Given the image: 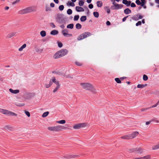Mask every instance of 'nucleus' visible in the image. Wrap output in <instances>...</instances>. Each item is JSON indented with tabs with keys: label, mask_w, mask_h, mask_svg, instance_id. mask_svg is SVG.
I'll return each mask as SVG.
<instances>
[{
	"label": "nucleus",
	"mask_w": 159,
	"mask_h": 159,
	"mask_svg": "<svg viewBox=\"0 0 159 159\" xmlns=\"http://www.w3.org/2000/svg\"><path fill=\"white\" fill-rule=\"evenodd\" d=\"M157 106V105L156 104L153 105L152 106V107H150L151 108H154V107H156Z\"/></svg>",
	"instance_id": "338daca9"
},
{
	"label": "nucleus",
	"mask_w": 159,
	"mask_h": 159,
	"mask_svg": "<svg viewBox=\"0 0 159 159\" xmlns=\"http://www.w3.org/2000/svg\"><path fill=\"white\" fill-rule=\"evenodd\" d=\"M52 73H55L56 74H58V75H61V72L58 71H53L52 72Z\"/></svg>",
	"instance_id": "a18cd8bd"
},
{
	"label": "nucleus",
	"mask_w": 159,
	"mask_h": 159,
	"mask_svg": "<svg viewBox=\"0 0 159 159\" xmlns=\"http://www.w3.org/2000/svg\"><path fill=\"white\" fill-rule=\"evenodd\" d=\"M155 2L156 3L159 4V0H155Z\"/></svg>",
	"instance_id": "774afa93"
},
{
	"label": "nucleus",
	"mask_w": 159,
	"mask_h": 159,
	"mask_svg": "<svg viewBox=\"0 0 159 159\" xmlns=\"http://www.w3.org/2000/svg\"><path fill=\"white\" fill-rule=\"evenodd\" d=\"M145 4V2H141V4L140 5L142 7H143Z\"/></svg>",
	"instance_id": "69168bd1"
},
{
	"label": "nucleus",
	"mask_w": 159,
	"mask_h": 159,
	"mask_svg": "<svg viewBox=\"0 0 159 159\" xmlns=\"http://www.w3.org/2000/svg\"><path fill=\"white\" fill-rule=\"evenodd\" d=\"M87 19V17L86 16H82L80 18V20L82 22H84Z\"/></svg>",
	"instance_id": "a878e982"
},
{
	"label": "nucleus",
	"mask_w": 159,
	"mask_h": 159,
	"mask_svg": "<svg viewBox=\"0 0 159 159\" xmlns=\"http://www.w3.org/2000/svg\"><path fill=\"white\" fill-rule=\"evenodd\" d=\"M75 10L77 12H83L84 11V9L81 6H76Z\"/></svg>",
	"instance_id": "dca6fc26"
},
{
	"label": "nucleus",
	"mask_w": 159,
	"mask_h": 159,
	"mask_svg": "<svg viewBox=\"0 0 159 159\" xmlns=\"http://www.w3.org/2000/svg\"><path fill=\"white\" fill-rule=\"evenodd\" d=\"M16 33L15 32H12L11 33V37L14 36L16 35Z\"/></svg>",
	"instance_id": "8fccbe9b"
},
{
	"label": "nucleus",
	"mask_w": 159,
	"mask_h": 159,
	"mask_svg": "<svg viewBox=\"0 0 159 159\" xmlns=\"http://www.w3.org/2000/svg\"><path fill=\"white\" fill-rule=\"evenodd\" d=\"M64 157L65 158H76L78 157L79 156L78 155H69Z\"/></svg>",
	"instance_id": "f3484780"
},
{
	"label": "nucleus",
	"mask_w": 159,
	"mask_h": 159,
	"mask_svg": "<svg viewBox=\"0 0 159 159\" xmlns=\"http://www.w3.org/2000/svg\"><path fill=\"white\" fill-rule=\"evenodd\" d=\"M104 9L106 10L107 13L109 14L110 13V10L108 6H106L104 7Z\"/></svg>",
	"instance_id": "7c9ffc66"
},
{
	"label": "nucleus",
	"mask_w": 159,
	"mask_h": 159,
	"mask_svg": "<svg viewBox=\"0 0 159 159\" xmlns=\"http://www.w3.org/2000/svg\"><path fill=\"white\" fill-rule=\"evenodd\" d=\"M49 114L48 111H46L44 112L42 115V117L43 118L46 117Z\"/></svg>",
	"instance_id": "72a5a7b5"
},
{
	"label": "nucleus",
	"mask_w": 159,
	"mask_h": 159,
	"mask_svg": "<svg viewBox=\"0 0 159 159\" xmlns=\"http://www.w3.org/2000/svg\"><path fill=\"white\" fill-rule=\"evenodd\" d=\"M141 23L142 22L140 21H139L136 24V26H137L139 25H140Z\"/></svg>",
	"instance_id": "49530a36"
},
{
	"label": "nucleus",
	"mask_w": 159,
	"mask_h": 159,
	"mask_svg": "<svg viewBox=\"0 0 159 159\" xmlns=\"http://www.w3.org/2000/svg\"><path fill=\"white\" fill-rule=\"evenodd\" d=\"M121 138L122 139H130L129 134H128L125 136H122L121 137Z\"/></svg>",
	"instance_id": "4be33fe9"
},
{
	"label": "nucleus",
	"mask_w": 159,
	"mask_h": 159,
	"mask_svg": "<svg viewBox=\"0 0 159 159\" xmlns=\"http://www.w3.org/2000/svg\"><path fill=\"white\" fill-rule=\"evenodd\" d=\"M16 106L19 107H22L25 105V104L24 103H20L17 102L16 103Z\"/></svg>",
	"instance_id": "4c0bfd02"
},
{
	"label": "nucleus",
	"mask_w": 159,
	"mask_h": 159,
	"mask_svg": "<svg viewBox=\"0 0 159 159\" xmlns=\"http://www.w3.org/2000/svg\"><path fill=\"white\" fill-rule=\"evenodd\" d=\"M57 43H58V46L59 47L61 48L62 47L63 45H62V44L61 43L58 42H57Z\"/></svg>",
	"instance_id": "c03bdc74"
},
{
	"label": "nucleus",
	"mask_w": 159,
	"mask_h": 159,
	"mask_svg": "<svg viewBox=\"0 0 159 159\" xmlns=\"http://www.w3.org/2000/svg\"><path fill=\"white\" fill-rule=\"evenodd\" d=\"M16 115L14 112H11V116H16Z\"/></svg>",
	"instance_id": "bf43d9fd"
},
{
	"label": "nucleus",
	"mask_w": 159,
	"mask_h": 159,
	"mask_svg": "<svg viewBox=\"0 0 159 159\" xmlns=\"http://www.w3.org/2000/svg\"><path fill=\"white\" fill-rule=\"evenodd\" d=\"M0 113L4 115L8 116L10 114V112L9 110L0 108Z\"/></svg>",
	"instance_id": "9d476101"
},
{
	"label": "nucleus",
	"mask_w": 159,
	"mask_h": 159,
	"mask_svg": "<svg viewBox=\"0 0 159 159\" xmlns=\"http://www.w3.org/2000/svg\"><path fill=\"white\" fill-rule=\"evenodd\" d=\"M26 44H24L19 49V51H22L23 49H24L26 47Z\"/></svg>",
	"instance_id": "cd10ccee"
},
{
	"label": "nucleus",
	"mask_w": 159,
	"mask_h": 159,
	"mask_svg": "<svg viewBox=\"0 0 159 159\" xmlns=\"http://www.w3.org/2000/svg\"><path fill=\"white\" fill-rule=\"evenodd\" d=\"M147 86V84H139L137 85V88H143L144 87H145Z\"/></svg>",
	"instance_id": "412c9836"
},
{
	"label": "nucleus",
	"mask_w": 159,
	"mask_h": 159,
	"mask_svg": "<svg viewBox=\"0 0 159 159\" xmlns=\"http://www.w3.org/2000/svg\"><path fill=\"white\" fill-rule=\"evenodd\" d=\"M50 26L53 28H55L56 27V26L53 23H50Z\"/></svg>",
	"instance_id": "de8ad7c7"
},
{
	"label": "nucleus",
	"mask_w": 159,
	"mask_h": 159,
	"mask_svg": "<svg viewBox=\"0 0 159 159\" xmlns=\"http://www.w3.org/2000/svg\"><path fill=\"white\" fill-rule=\"evenodd\" d=\"M135 2L138 5H140L141 4V2L139 0H136Z\"/></svg>",
	"instance_id": "603ef678"
},
{
	"label": "nucleus",
	"mask_w": 159,
	"mask_h": 159,
	"mask_svg": "<svg viewBox=\"0 0 159 159\" xmlns=\"http://www.w3.org/2000/svg\"><path fill=\"white\" fill-rule=\"evenodd\" d=\"M59 9L60 11H62L64 9V6L63 5H61L59 7Z\"/></svg>",
	"instance_id": "ea45409f"
},
{
	"label": "nucleus",
	"mask_w": 159,
	"mask_h": 159,
	"mask_svg": "<svg viewBox=\"0 0 159 159\" xmlns=\"http://www.w3.org/2000/svg\"><path fill=\"white\" fill-rule=\"evenodd\" d=\"M97 7H101L102 6V2L101 1H98L97 2Z\"/></svg>",
	"instance_id": "b1692460"
},
{
	"label": "nucleus",
	"mask_w": 159,
	"mask_h": 159,
	"mask_svg": "<svg viewBox=\"0 0 159 159\" xmlns=\"http://www.w3.org/2000/svg\"><path fill=\"white\" fill-rule=\"evenodd\" d=\"M128 17V16H127L125 17H124V18H123V19H122V21L123 22H124L126 20V19H127V18Z\"/></svg>",
	"instance_id": "5fc2aeb1"
},
{
	"label": "nucleus",
	"mask_w": 159,
	"mask_h": 159,
	"mask_svg": "<svg viewBox=\"0 0 159 159\" xmlns=\"http://www.w3.org/2000/svg\"><path fill=\"white\" fill-rule=\"evenodd\" d=\"M148 76L145 75H143V80H148Z\"/></svg>",
	"instance_id": "09e8293b"
},
{
	"label": "nucleus",
	"mask_w": 159,
	"mask_h": 159,
	"mask_svg": "<svg viewBox=\"0 0 159 159\" xmlns=\"http://www.w3.org/2000/svg\"><path fill=\"white\" fill-rule=\"evenodd\" d=\"M123 6L124 5L122 4H116V5H114V8H112L113 6H112L111 7V8L113 10H118L122 8L123 7Z\"/></svg>",
	"instance_id": "ddd939ff"
},
{
	"label": "nucleus",
	"mask_w": 159,
	"mask_h": 159,
	"mask_svg": "<svg viewBox=\"0 0 159 159\" xmlns=\"http://www.w3.org/2000/svg\"><path fill=\"white\" fill-rule=\"evenodd\" d=\"M130 152H137L138 153H141L143 152V149L141 148H136L135 149H133L131 150H129Z\"/></svg>",
	"instance_id": "f8f14e48"
},
{
	"label": "nucleus",
	"mask_w": 159,
	"mask_h": 159,
	"mask_svg": "<svg viewBox=\"0 0 159 159\" xmlns=\"http://www.w3.org/2000/svg\"><path fill=\"white\" fill-rule=\"evenodd\" d=\"M66 127L61 125H58L56 126H49L48 127V129L50 131L55 132H59L63 129H65Z\"/></svg>",
	"instance_id": "7ed1b4c3"
},
{
	"label": "nucleus",
	"mask_w": 159,
	"mask_h": 159,
	"mask_svg": "<svg viewBox=\"0 0 159 159\" xmlns=\"http://www.w3.org/2000/svg\"><path fill=\"white\" fill-rule=\"evenodd\" d=\"M89 7L90 9H92L93 8V5L92 4H90L89 5Z\"/></svg>",
	"instance_id": "864d4df0"
},
{
	"label": "nucleus",
	"mask_w": 159,
	"mask_h": 159,
	"mask_svg": "<svg viewBox=\"0 0 159 159\" xmlns=\"http://www.w3.org/2000/svg\"><path fill=\"white\" fill-rule=\"evenodd\" d=\"M106 25H111V23L108 21H107L106 22Z\"/></svg>",
	"instance_id": "052dcab7"
},
{
	"label": "nucleus",
	"mask_w": 159,
	"mask_h": 159,
	"mask_svg": "<svg viewBox=\"0 0 159 159\" xmlns=\"http://www.w3.org/2000/svg\"><path fill=\"white\" fill-rule=\"evenodd\" d=\"M68 30L67 29H64L61 31V33L65 37H70L72 35L71 34H68Z\"/></svg>",
	"instance_id": "1a4fd4ad"
},
{
	"label": "nucleus",
	"mask_w": 159,
	"mask_h": 159,
	"mask_svg": "<svg viewBox=\"0 0 159 159\" xmlns=\"http://www.w3.org/2000/svg\"><path fill=\"white\" fill-rule=\"evenodd\" d=\"M67 13L69 15H71L72 13V11L71 9H69L67 11Z\"/></svg>",
	"instance_id": "c9c22d12"
},
{
	"label": "nucleus",
	"mask_w": 159,
	"mask_h": 159,
	"mask_svg": "<svg viewBox=\"0 0 159 159\" xmlns=\"http://www.w3.org/2000/svg\"><path fill=\"white\" fill-rule=\"evenodd\" d=\"M53 82L56 85V87L55 88L53 91L54 93L56 92L60 86V84L58 80H52Z\"/></svg>",
	"instance_id": "6e6552de"
},
{
	"label": "nucleus",
	"mask_w": 159,
	"mask_h": 159,
	"mask_svg": "<svg viewBox=\"0 0 159 159\" xmlns=\"http://www.w3.org/2000/svg\"><path fill=\"white\" fill-rule=\"evenodd\" d=\"M20 1V0H16L14 2L12 3V5H15L16 4L18 3Z\"/></svg>",
	"instance_id": "37998d69"
},
{
	"label": "nucleus",
	"mask_w": 159,
	"mask_h": 159,
	"mask_svg": "<svg viewBox=\"0 0 159 159\" xmlns=\"http://www.w3.org/2000/svg\"><path fill=\"white\" fill-rule=\"evenodd\" d=\"M152 150H157L158 149H159V143L157 145L153 146L152 148Z\"/></svg>",
	"instance_id": "393cba45"
},
{
	"label": "nucleus",
	"mask_w": 159,
	"mask_h": 159,
	"mask_svg": "<svg viewBox=\"0 0 159 159\" xmlns=\"http://www.w3.org/2000/svg\"><path fill=\"white\" fill-rule=\"evenodd\" d=\"M130 5L131 7H136L135 4L134 2H132V3H131V4Z\"/></svg>",
	"instance_id": "3c124183"
},
{
	"label": "nucleus",
	"mask_w": 159,
	"mask_h": 159,
	"mask_svg": "<svg viewBox=\"0 0 159 159\" xmlns=\"http://www.w3.org/2000/svg\"><path fill=\"white\" fill-rule=\"evenodd\" d=\"M69 5L71 6L74 7L75 6V4L74 3L70 2Z\"/></svg>",
	"instance_id": "4d7b16f0"
},
{
	"label": "nucleus",
	"mask_w": 159,
	"mask_h": 159,
	"mask_svg": "<svg viewBox=\"0 0 159 159\" xmlns=\"http://www.w3.org/2000/svg\"><path fill=\"white\" fill-rule=\"evenodd\" d=\"M138 15L134 16H133L132 17V18L134 20H139V18H138Z\"/></svg>",
	"instance_id": "f704fd0d"
},
{
	"label": "nucleus",
	"mask_w": 159,
	"mask_h": 159,
	"mask_svg": "<svg viewBox=\"0 0 159 159\" xmlns=\"http://www.w3.org/2000/svg\"><path fill=\"white\" fill-rule=\"evenodd\" d=\"M131 2L130 1H128L127 0H123L122 1V3L126 5L127 7L130 6Z\"/></svg>",
	"instance_id": "2eb2a0df"
},
{
	"label": "nucleus",
	"mask_w": 159,
	"mask_h": 159,
	"mask_svg": "<svg viewBox=\"0 0 159 159\" xmlns=\"http://www.w3.org/2000/svg\"><path fill=\"white\" fill-rule=\"evenodd\" d=\"M86 124L85 123L78 124L74 125L73 128L75 129H78L81 128L85 127L86 126Z\"/></svg>",
	"instance_id": "0eeeda50"
},
{
	"label": "nucleus",
	"mask_w": 159,
	"mask_h": 159,
	"mask_svg": "<svg viewBox=\"0 0 159 159\" xmlns=\"http://www.w3.org/2000/svg\"><path fill=\"white\" fill-rule=\"evenodd\" d=\"M84 2L83 1L80 0L79 1L78 4L80 6H82L84 5Z\"/></svg>",
	"instance_id": "e433bc0d"
},
{
	"label": "nucleus",
	"mask_w": 159,
	"mask_h": 159,
	"mask_svg": "<svg viewBox=\"0 0 159 159\" xmlns=\"http://www.w3.org/2000/svg\"><path fill=\"white\" fill-rule=\"evenodd\" d=\"M25 114L28 116L30 117V113L26 111H25Z\"/></svg>",
	"instance_id": "79ce46f5"
},
{
	"label": "nucleus",
	"mask_w": 159,
	"mask_h": 159,
	"mask_svg": "<svg viewBox=\"0 0 159 159\" xmlns=\"http://www.w3.org/2000/svg\"><path fill=\"white\" fill-rule=\"evenodd\" d=\"M60 27L62 28V29H64L65 27V25H64V24H63V25H61L60 26Z\"/></svg>",
	"instance_id": "680f3d73"
},
{
	"label": "nucleus",
	"mask_w": 159,
	"mask_h": 159,
	"mask_svg": "<svg viewBox=\"0 0 159 159\" xmlns=\"http://www.w3.org/2000/svg\"><path fill=\"white\" fill-rule=\"evenodd\" d=\"M139 133L137 131H135L133 132L132 134H129L130 138V139L134 138L136 136H137Z\"/></svg>",
	"instance_id": "4468645a"
},
{
	"label": "nucleus",
	"mask_w": 159,
	"mask_h": 159,
	"mask_svg": "<svg viewBox=\"0 0 159 159\" xmlns=\"http://www.w3.org/2000/svg\"><path fill=\"white\" fill-rule=\"evenodd\" d=\"M91 35L90 33L86 32L80 35L77 38L78 40H81Z\"/></svg>",
	"instance_id": "423d86ee"
},
{
	"label": "nucleus",
	"mask_w": 159,
	"mask_h": 159,
	"mask_svg": "<svg viewBox=\"0 0 159 159\" xmlns=\"http://www.w3.org/2000/svg\"><path fill=\"white\" fill-rule=\"evenodd\" d=\"M53 83V82L52 80H46L44 83L46 88H48L50 87Z\"/></svg>",
	"instance_id": "9b49d317"
},
{
	"label": "nucleus",
	"mask_w": 159,
	"mask_h": 159,
	"mask_svg": "<svg viewBox=\"0 0 159 159\" xmlns=\"http://www.w3.org/2000/svg\"><path fill=\"white\" fill-rule=\"evenodd\" d=\"M20 92V91L18 89L13 90L11 89V93L13 94H17Z\"/></svg>",
	"instance_id": "aec40b11"
},
{
	"label": "nucleus",
	"mask_w": 159,
	"mask_h": 159,
	"mask_svg": "<svg viewBox=\"0 0 159 159\" xmlns=\"http://www.w3.org/2000/svg\"><path fill=\"white\" fill-rule=\"evenodd\" d=\"M9 126H6L5 127L4 129H8L9 130Z\"/></svg>",
	"instance_id": "e2e57ef3"
},
{
	"label": "nucleus",
	"mask_w": 159,
	"mask_h": 159,
	"mask_svg": "<svg viewBox=\"0 0 159 159\" xmlns=\"http://www.w3.org/2000/svg\"><path fill=\"white\" fill-rule=\"evenodd\" d=\"M56 19V21L58 23L60 24H66V18L62 14L58 15Z\"/></svg>",
	"instance_id": "39448f33"
},
{
	"label": "nucleus",
	"mask_w": 159,
	"mask_h": 159,
	"mask_svg": "<svg viewBox=\"0 0 159 159\" xmlns=\"http://www.w3.org/2000/svg\"><path fill=\"white\" fill-rule=\"evenodd\" d=\"M124 13L126 15L129 14L131 12V10L128 8H126L124 10Z\"/></svg>",
	"instance_id": "a211bd4d"
},
{
	"label": "nucleus",
	"mask_w": 159,
	"mask_h": 159,
	"mask_svg": "<svg viewBox=\"0 0 159 159\" xmlns=\"http://www.w3.org/2000/svg\"><path fill=\"white\" fill-rule=\"evenodd\" d=\"M75 63L78 66H80L81 65V64L78 61H76L75 62Z\"/></svg>",
	"instance_id": "6e6d98bb"
},
{
	"label": "nucleus",
	"mask_w": 159,
	"mask_h": 159,
	"mask_svg": "<svg viewBox=\"0 0 159 159\" xmlns=\"http://www.w3.org/2000/svg\"><path fill=\"white\" fill-rule=\"evenodd\" d=\"M66 120H61L56 121L57 123L60 124H64L66 123Z\"/></svg>",
	"instance_id": "c85d7f7f"
},
{
	"label": "nucleus",
	"mask_w": 159,
	"mask_h": 159,
	"mask_svg": "<svg viewBox=\"0 0 159 159\" xmlns=\"http://www.w3.org/2000/svg\"><path fill=\"white\" fill-rule=\"evenodd\" d=\"M58 32L57 30H52L50 32V34L52 35H56L58 34Z\"/></svg>",
	"instance_id": "6ab92c4d"
},
{
	"label": "nucleus",
	"mask_w": 159,
	"mask_h": 159,
	"mask_svg": "<svg viewBox=\"0 0 159 159\" xmlns=\"http://www.w3.org/2000/svg\"><path fill=\"white\" fill-rule=\"evenodd\" d=\"M51 7H53L55 6V4L53 3H51L50 4Z\"/></svg>",
	"instance_id": "13d9d810"
},
{
	"label": "nucleus",
	"mask_w": 159,
	"mask_h": 159,
	"mask_svg": "<svg viewBox=\"0 0 159 159\" xmlns=\"http://www.w3.org/2000/svg\"><path fill=\"white\" fill-rule=\"evenodd\" d=\"M68 51L66 49H62L57 52L53 56L54 59H58L67 54Z\"/></svg>",
	"instance_id": "f03ea898"
},
{
	"label": "nucleus",
	"mask_w": 159,
	"mask_h": 159,
	"mask_svg": "<svg viewBox=\"0 0 159 159\" xmlns=\"http://www.w3.org/2000/svg\"><path fill=\"white\" fill-rule=\"evenodd\" d=\"M76 28L77 29L79 30L81 28L82 25L79 23H77L75 25Z\"/></svg>",
	"instance_id": "2f4dec72"
},
{
	"label": "nucleus",
	"mask_w": 159,
	"mask_h": 159,
	"mask_svg": "<svg viewBox=\"0 0 159 159\" xmlns=\"http://www.w3.org/2000/svg\"><path fill=\"white\" fill-rule=\"evenodd\" d=\"M93 15L96 18H98L99 17V13L98 12H94L93 13Z\"/></svg>",
	"instance_id": "473e14b6"
},
{
	"label": "nucleus",
	"mask_w": 159,
	"mask_h": 159,
	"mask_svg": "<svg viewBox=\"0 0 159 159\" xmlns=\"http://www.w3.org/2000/svg\"><path fill=\"white\" fill-rule=\"evenodd\" d=\"M150 108V107H149L143 108H142L141 109V111H144L147 110L149 109Z\"/></svg>",
	"instance_id": "a19ab883"
},
{
	"label": "nucleus",
	"mask_w": 159,
	"mask_h": 159,
	"mask_svg": "<svg viewBox=\"0 0 159 159\" xmlns=\"http://www.w3.org/2000/svg\"><path fill=\"white\" fill-rule=\"evenodd\" d=\"M143 18V16L141 15H139V16H138V18L139 19H142Z\"/></svg>",
	"instance_id": "0e129e2a"
},
{
	"label": "nucleus",
	"mask_w": 159,
	"mask_h": 159,
	"mask_svg": "<svg viewBox=\"0 0 159 159\" xmlns=\"http://www.w3.org/2000/svg\"><path fill=\"white\" fill-rule=\"evenodd\" d=\"M40 34L42 37H44L46 35V31L44 30L40 32Z\"/></svg>",
	"instance_id": "bb28decb"
},
{
	"label": "nucleus",
	"mask_w": 159,
	"mask_h": 159,
	"mask_svg": "<svg viewBox=\"0 0 159 159\" xmlns=\"http://www.w3.org/2000/svg\"><path fill=\"white\" fill-rule=\"evenodd\" d=\"M80 85L84 89L88 90L93 93H96V91L93 85L89 83H80Z\"/></svg>",
	"instance_id": "f257e3e1"
},
{
	"label": "nucleus",
	"mask_w": 159,
	"mask_h": 159,
	"mask_svg": "<svg viewBox=\"0 0 159 159\" xmlns=\"http://www.w3.org/2000/svg\"><path fill=\"white\" fill-rule=\"evenodd\" d=\"M74 24H69L67 26V28L70 29H72L74 27Z\"/></svg>",
	"instance_id": "c756f323"
},
{
	"label": "nucleus",
	"mask_w": 159,
	"mask_h": 159,
	"mask_svg": "<svg viewBox=\"0 0 159 159\" xmlns=\"http://www.w3.org/2000/svg\"><path fill=\"white\" fill-rule=\"evenodd\" d=\"M151 156L150 155H148L146 156L141 157V159H151Z\"/></svg>",
	"instance_id": "5701e85b"
},
{
	"label": "nucleus",
	"mask_w": 159,
	"mask_h": 159,
	"mask_svg": "<svg viewBox=\"0 0 159 159\" xmlns=\"http://www.w3.org/2000/svg\"><path fill=\"white\" fill-rule=\"evenodd\" d=\"M35 11V7H29L25 9H22L18 11L20 14H25Z\"/></svg>",
	"instance_id": "20e7f679"
},
{
	"label": "nucleus",
	"mask_w": 159,
	"mask_h": 159,
	"mask_svg": "<svg viewBox=\"0 0 159 159\" xmlns=\"http://www.w3.org/2000/svg\"><path fill=\"white\" fill-rule=\"evenodd\" d=\"M79 16L78 15H75L74 16V21H77L78 20L79 18Z\"/></svg>",
	"instance_id": "58836bf2"
}]
</instances>
